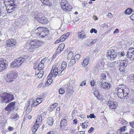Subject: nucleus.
<instances>
[{
	"mask_svg": "<svg viewBox=\"0 0 134 134\" xmlns=\"http://www.w3.org/2000/svg\"><path fill=\"white\" fill-rule=\"evenodd\" d=\"M44 27H38L36 29H34L33 31H35V33L36 35L38 36H40L41 33L44 30Z\"/></svg>",
	"mask_w": 134,
	"mask_h": 134,
	"instance_id": "18",
	"label": "nucleus"
},
{
	"mask_svg": "<svg viewBox=\"0 0 134 134\" xmlns=\"http://www.w3.org/2000/svg\"><path fill=\"white\" fill-rule=\"evenodd\" d=\"M67 92H68L69 93L72 94L73 93V91L72 90H67Z\"/></svg>",
	"mask_w": 134,
	"mask_h": 134,
	"instance_id": "55",
	"label": "nucleus"
},
{
	"mask_svg": "<svg viewBox=\"0 0 134 134\" xmlns=\"http://www.w3.org/2000/svg\"><path fill=\"white\" fill-rule=\"evenodd\" d=\"M73 56V53L72 52H70L68 55L67 59L68 60L72 59Z\"/></svg>",
	"mask_w": 134,
	"mask_h": 134,
	"instance_id": "39",
	"label": "nucleus"
},
{
	"mask_svg": "<svg viewBox=\"0 0 134 134\" xmlns=\"http://www.w3.org/2000/svg\"><path fill=\"white\" fill-rule=\"evenodd\" d=\"M89 60L88 58L84 59L82 63V65L83 66L86 67L88 64Z\"/></svg>",
	"mask_w": 134,
	"mask_h": 134,
	"instance_id": "28",
	"label": "nucleus"
},
{
	"mask_svg": "<svg viewBox=\"0 0 134 134\" xmlns=\"http://www.w3.org/2000/svg\"><path fill=\"white\" fill-rule=\"evenodd\" d=\"M17 75L16 72H11L5 76L4 79L7 82H11L14 80Z\"/></svg>",
	"mask_w": 134,
	"mask_h": 134,
	"instance_id": "4",
	"label": "nucleus"
},
{
	"mask_svg": "<svg viewBox=\"0 0 134 134\" xmlns=\"http://www.w3.org/2000/svg\"><path fill=\"white\" fill-rule=\"evenodd\" d=\"M58 105V104L57 103H55L54 104L52 105L49 108V110L50 111H52L55 107Z\"/></svg>",
	"mask_w": 134,
	"mask_h": 134,
	"instance_id": "34",
	"label": "nucleus"
},
{
	"mask_svg": "<svg viewBox=\"0 0 134 134\" xmlns=\"http://www.w3.org/2000/svg\"><path fill=\"white\" fill-rule=\"evenodd\" d=\"M49 75H48L47 78L48 79L46 82V85L47 86H49L50 85L52 82L53 80L51 79H50V78H52V77H54V76H52V77L49 76Z\"/></svg>",
	"mask_w": 134,
	"mask_h": 134,
	"instance_id": "25",
	"label": "nucleus"
},
{
	"mask_svg": "<svg viewBox=\"0 0 134 134\" xmlns=\"http://www.w3.org/2000/svg\"><path fill=\"white\" fill-rule=\"evenodd\" d=\"M74 82H72V81H70L69 83L67 84L68 87L67 90H72L74 86Z\"/></svg>",
	"mask_w": 134,
	"mask_h": 134,
	"instance_id": "27",
	"label": "nucleus"
},
{
	"mask_svg": "<svg viewBox=\"0 0 134 134\" xmlns=\"http://www.w3.org/2000/svg\"><path fill=\"white\" fill-rule=\"evenodd\" d=\"M71 94L66 92L65 94V96L67 98H69L70 97Z\"/></svg>",
	"mask_w": 134,
	"mask_h": 134,
	"instance_id": "51",
	"label": "nucleus"
},
{
	"mask_svg": "<svg viewBox=\"0 0 134 134\" xmlns=\"http://www.w3.org/2000/svg\"><path fill=\"white\" fill-rule=\"evenodd\" d=\"M44 29L40 37V38H45L48 36L49 31L48 30V29L44 27Z\"/></svg>",
	"mask_w": 134,
	"mask_h": 134,
	"instance_id": "15",
	"label": "nucleus"
},
{
	"mask_svg": "<svg viewBox=\"0 0 134 134\" xmlns=\"http://www.w3.org/2000/svg\"><path fill=\"white\" fill-rule=\"evenodd\" d=\"M36 102L37 103L39 104L41 103L42 101L44 99L42 98H37L36 99Z\"/></svg>",
	"mask_w": 134,
	"mask_h": 134,
	"instance_id": "44",
	"label": "nucleus"
},
{
	"mask_svg": "<svg viewBox=\"0 0 134 134\" xmlns=\"http://www.w3.org/2000/svg\"><path fill=\"white\" fill-rule=\"evenodd\" d=\"M99 85L102 89L105 90L107 88H109L110 87V85L109 83L105 82H103L102 81L100 80L99 81Z\"/></svg>",
	"mask_w": 134,
	"mask_h": 134,
	"instance_id": "11",
	"label": "nucleus"
},
{
	"mask_svg": "<svg viewBox=\"0 0 134 134\" xmlns=\"http://www.w3.org/2000/svg\"><path fill=\"white\" fill-rule=\"evenodd\" d=\"M19 116L16 113H13L11 114L10 118L15 121L19 118Z\"/></svg>",
	"mask_w": 134,
	"mask_h": 134,
	"instance_id": "21",
	"label": "nucleus"
},
{
	"mask_svg": "<svg viewBox=\"0 0 134 134\" xmlns=\"http://www.w3.org/2000/svg\"><path fill=\"white\" fill-rule=\"evenodd\" d=\"M43 74V72L42 71H40L36 74V77L39 78H41Z\"/></svg>",
	"mask_w": 134,
	"mask_h": 134,
	"instance_id": "36",
	"label": "nucleus"
},
{
	"mask_svg": "<svg viewBox=\"0 0 134 134\" xmlns=\"http://www.w3.org/2000/svg\"><path fill=\"white\" fill-rule=\"evenodd\" d=\"M125 87V85H120L116 89L118 96L120 98H123V90Z\"/></svg>",
	"mask_w": 134,
	"mask_h": 134,
	"instance_id": "9",
	"label": "nucleus"
},
{
	"mask_svg": "<svg viewBox=\"0 0 134 134\" xmlns=\"http://www.w3.org/2000/svg\"><path fill=\"white\" fill-rule=\"evenodd\" d=\"M85 33V32L84 31L82 30L81 32H79L78 33V37L79 39L83 40L84 38H86L87 37V35Z\"/></svg>",
	"mask_w": 134,
	"mask_h": 134,
	"instance_id": "19",
	"label": "nucleus"
},
{
	"mask_svg": "<svg viewBox=\"0 0 134 134\" xmlns=\"http://www.w3.org/2000/svg\"><path fill=\"white\" fill-rule=\"evenodd\" d=\"M30 44L31 46L30 48H37V44L36 40L31 41L30 42Z\"/></svg>",
	"mask_w": 134,
	"mask_h": 134,
	"instance_id": "23",
	"label": "nucleus"
},
{
	"mask_svg": "<svg viewBox=\"0 0 134 134\" xmlns=\"http://www.w3.org/2000/svg\"><path fill=\"white\" fill-rule=\"evenodd\" d=\"M7 62L3 58H0V71L5 70L7 68Z\"/></svg>",
	"mask_w": 134,
	"mask_h": 134,
	"instance_id": "10",
	"label": "nucleus"
},
{
	"mask_svg": "<svg viewBox=\"0 0 134 134\" xmlns=\"http://www.w3.org/2000/svg\"><path fill=\"white\" fill-rule=\"evenodd\" d=\"M62 9L65 11H70L72 6L66 0H62L60 3Z\"/></svg>",
	"mask_w": 134,
	"mask_h": 134,
	"instance_id": "5",
	"label": "nucleus"
},
{
	"mask_svg": "<svg viewBox=\"0 0 134 134\" xmlns=\"http://www.w3.org/2000/svg\"><path fill=\"white\" fill-rule=\"evenodd\" d=\"M36 100H33V106L34 107H36L38 104L36 102Z\"/></svg>",
	"mask_w": 134,
	"mask_h": 134,
	"instance_id": "56",
	"label": "nucleus"
},
{
	"mask_svg": "<svg viewBox=\"0 0 134 134\" xmlns=\"http://www.w3.org/2000/svg\"><path fill=\"white\" fill-rule=\"evenodd\" d=\"M67 124V120L65 119H63L60 122V125L62 128H64L66 126Z\"/></svg>",
	"mask_w": 134,
	"mask_h": 134,
	"instance_id": "24",
	"label": "nucleus"
},
{
	"mask_svg": "<svg viewBox=\"0 0 134 134\" xmlns=\"http://www.w3.org/2000/svg\"><path fill=\"white\" fill-rule=\"evenodd\" d=\"M94 94L95 96L98 99H100V98H99V93L98 91L96 90L94 92Z\"/></svg>",
	"mask_w": 134,
	"mask_h": 134,
	"instance_id": "38",
	"label": "nucleus"
},
{
	"mask_svg": "<svg viewBox=\"0 0 134 134\" xmlns=\"http://www.w3.org/2000/svg\"><path fill=\"white\" fill-rule=\"evenodd\" d=\"M128 58L131 60H134V53H132V54H130L129 55H127Z\"/></svg>",
	"mask_w": 134,
	"mask_h": 134,
	"instance_id": "41",
	"label": "nucleus"
},
{
	"mask_svg": "<svg viewBox=\"0 0 134 134\" xmlns=\"http://www.w3.org/2000/svg\"><path fill=\"white\" fill-rule=\"evenodd\" d=\"M106 76L105 74H101L100 76V78L101 81H102V80H104L106 79Z\"/></svg>",
	"mask_w": 134,
	"mask_h": 134,
	"instance_id": "46",
	"label": "nucleus"
},
{
	"mask_svg": "<svg viewBox=\"0 0 134 134\" xmlns=\"http://www.w3.org/2000/svg\"><path fill=\"white\" fill-rule=\"evenodd\" d=\"M26 61V59L22 57L18 58L12 63L10 64V67L12 68H15L16 67H18Z\"/></svg>",
	"mask_w": 134,
	"mask_h": 134,
	"instance_id": "3",
	"label": "nucleus"
},
{
	"mask_svg": "<svg viewBox=\"0 0 134 134\" xmlns=\"http://www.w3.org/2000/svg\"><path fill=\"white\" fill-rule=\"evenodd\" d=\"M76 63L75 59H72L70 61V63L72 65H73Z\"/></svg>",
	"mask_w": 134,
	"mask_h": 134,
	"instance_id": "53",
	"label": "nucleus"
},
{
	"mask_svg": "<svg viewBox=\"0 0 134 134\" xmlns=\"http://www.w3.org/2000/svg\"><path fill=\"white\" fill-rule=\"evenodd\" d=\"M36 42L37 47L38 46L41 45L43 43L42 41H41L36 40Z\"/></svg>",
	"mask_w": 134,
	"mask_h": 134,
	"instance_id": "43",
	"label": "nucleus"
},
{
	"mask_svg": "<svg viewBox=\"0 0 134 134\" xmlns=\"http://www.w3.org/2000/svg\"><path fill=\"white\" fill-rule=\"evenodd\" d=\"M47 122L48 125H52L53 124V119L50 117L48 118L47 119Z\"/></svg>",
	"mask_w": 134,
	"mask_h": 134,
	"instance_id": "31",
	"label": "nucleus"
},
{
	"mask_svg": "<svg viewBox=\"0 0 134 134\" xmlns=\"http://www.w3.org/2000/svg\"><path fill=\"white\" fill-rule=\"evenodd\" d=\"M80 55L79 54H77L75 55L74 58L75 59L76 58L77 60H78L80 58Z\"/></svg>",
	"mask_w": 134,
	"mask_h": 134,
	"instance_id": "54",
	"label": "nucleus"
},
{
	"mask_svg": "<svg viewBox=\"0 0 134 134\" xmlns=\"http://www.w3.org/2000/svg\"><path fill=\"white\" fill-rule=\"evenodd\" d=\"M94 130V128L93 127H91L90 130H88V132L89 133H91Z\"/></svg>",
	"mask_w": 134,
	"mask_h": 134,
	"instance_id": "60",
	"label": "nucleus"
},
{
	"mask_svg": "<svg viewBox=\"0 0 134 134\" xmlns=\"http://www.w3.org/2000/svg\"><path fill=\"white\" fill-rule=\"evenodd\" d=\"M42 120V117L41 115H39L38 116L36 123L37 124L40 125L41 124Z\"/></svg>",
	"mask_w": 134,
	"mask_h": 134,
	"instance_id": "22",
	"label": "nucleus"
},
{
	"mask_svg": "<svg viewBox=\"0 0 134 134\" xmlns=\"http://www.w3.org/2000/svg\"><path fill=\"white\" fill-rule=\"evenodd\" d=\"M45 59H42L41 62L38 64V69L39 70H41L43 68L44 64L46 61Z\"/></svg>",
	"mask_w": 134,
	"mask_h": 134,
	"instance_id": "20",
	"label": "nucleus"
},
{
	"mask_svg": "<svg viewBox=\"0 0 134 134\" xmlns=\"http://www.w3.org/2000/svg\"><path fill=\"white\" fill-rule=\"evenodd\" d=\"M27 105H28L29 106H32V105H33V98H32L30 100L29 102V103Z\"/></svg>",
	"mask_w": 134,
	"mask_h": 134,
	"instance_id": "45",
	"label": "nucleus"
},
{
	"mask_svg": "<svg viewBox=\"0 0 134 134\" xmlns=\"http://www.w3.org/2000/svg\"><path fill=\"white\" fill-rule=\"evenodd\" d=\"M129 90L127 86L125 87L123 90V98L126 99L129 97L130 95L129 94Z\"/></svg>",
	"mask_w": 134,
	"mask_h": 134,
	"instance_id": "14",
	"label": "nucleus"
},
{
	"mask_svg": "<svg viewBox=\"0 0 134 134\" xmlns=\"http://www.w3.org/2000/svg\"><path fill=\"white\" fill-rule=\"evenodd\" d=\"M107 15L108 17L110 19L111 18L113 17V15L111 13H108V14Z\"/></svg>",
	"mask_w": 134,
	"mask_h": 134,
	"instance_id": "58",
	"label": "nucleus"
},
{
	"mask_svg": "<svg viewBox=\"0 0 134 134\" xmlns=\"http://www.w3.org/2000/svg\"><path fill=\"white\" fill-rule=\"evenodd\" d=\"M88 122L87 121L85 122L82 123V127L83 128H86L87 127L88 125Z\"/></svg>",
	"mask_w": 134,
	"mask_h": 134,
	"instance_id": "42",
	"label": "nucleus"
},
{
	"mask_svg": "<svg viewBox=\"0 0 134 134\" xmlns=\"http://www.w3.org/2000/svg\"><path fill=\"white\" fill-rule=\"evenodd\" d=\"M67 28V25L65 23H62L60 29L62 31H64Z\"/></svg>",
	"mask_w": 134,
	"mask_h": 134,
	"instance_id": "30",
	"label": "nucleus"
},
{
	"mask_svg": "<svg viewBox=\"0 0 134 134\" xmlns=\"http://www.w3.org/2000/svg\"><path fill=\"white\" fill-rule=\"evenodd\" d=\"M118 65L119 67V70L120 71H124L125 68L127 65V62L126 60L117 61Z\"/></svg>",
	"mask_w": 134,
	"mask_h": 134,
	"instance_id": "6",
	"label": "nucleus"
},
{
	"mask_svg": "<svg viewBox=\"0 0 134 134\" xmlns=\"http://www.w3.org/2000/svg\"><path fill=\"white\" fill-rule=\"evenodd\" d=\"M67 66V63L65 62H63L61 64L60 68L59 69L57 67L53 66L51 70L50 73L49 74V76L52 77L54 76L56 77L58 74L61 75L64 74L65 72L64 69Z\"/></svg>",
	"mask_w": 134,
	"mask_h": 134,
	"instance_id": "1",
	"label": "nucleus"
},
{
	"mask_svg": "<svg viewBox=\"0 0 134 134\" xmlns=\"http://www.w3.org/2000/svg\"><path fill=\"white\" fill-rule=\"evenodd\" d=\"M65 45L64 43H61L58 46L57 49V52H60L63 51Z\"/></svg>",
	"mask_w": 134,
	"mask_h": 134,
	"instance_id": "26",
	"label": "nucleus"
},
{
	"mask_svg": "<svg viewBox=\"0 0 134 134\" xmlns=\"http://www.w3.org/2000/svg\"><path fill=\"white\" fill-rule=\"evenodd\" d=\"M32 106H29L28 105H27L26 107V113L29 114L30 113L32 109Z\"/></svg>",
	"mask_w": 134,
	"mask_h": 134,
	"instance_id": "35",
	"label": "nucleus"
},
{
	"mask_svg": "<svg viewBox=\"0 0 134 134\" xmlns=\"http://www.w3.org/2000/svg\"><path fill=\"white\" fill-rule=\"evenodd\" d=\"M59 92L60 94H62L65 92V91L63 88L62 87L59 89Z\"/></svg>",
	"mask_w": 134,
	"mask_h": 134,
	"instance_id": "47",
	"label": "nucleus"
},
{
	"mask_svg": "<svg viewBox=\"0 0 134 134\" xmlns=\"http://www.w3.org/2000/svg\"><path fill=\"white\" fill-rule=\"evenodd\" d=\"M40 125L35 123L34 126L32 128V131L33 132H36L37 129L39 127Z\"/></svg>",
	"mask_w": 134,
	"mask_h": 134,
	"instance_id": "29",
	"label": "nucleus"
},
{
	"mask_svg": "<svg viewBox=\"0 0 134 134\" xmlns=\"http://www.w3.org/2000/svg\"><path fill=\"white\" fill-rule=\"evenodd\" d=\"M94 117H95V116L93 114H90L89 116L88 115L87 116V118H94Z\"/></svg>",
	"mask_w": 134,
	"mask_h": 134,
	"instance_id": "57",
	"label": "nucleus"
},
{
	"mask_svg": "<svg viewBox=\"0 0 134 134\" xmlns=\"http://www.w3.org/2000/svg\"><path fill=\"white\" fill-rule=\"evenodd\" d=\"M9 5L7 6L6 8V9L7 12L8 13H10L12 12L15 9V7L14 5L15 4L14 3H11L10 4H8Z\"/></svg>",
	"mask_w": 134,
	"mask_h": 134,
	"instance_id": "17",
	"label": "nucleus"
},
{
	"mask_svg": "<svg viewBox=\"0 0 134 134\" xmlns=\"http://www.w3.org/2000/svg\"><path fill=\"white\" fill-rule=\"evenodd\" d=\"M130 19L133 21H134V14H133L130 16Z\"/></svg>",
	"mask_w": 134,
	"mask_h": 134,
	"instance_id": "64",
	"label": "nucleus"
},
{
	"mask_svg": "<svg viewBox=\"0 0 134 134\" xmlns=\"http://www.w3.org/2000/svg\"><path fill=\"white\" fill-rule=\"evenodd\" d=\"M15 1V0H4V3L8 2L9 3V4H10L11 3H14Z\"/></svg>",
	"mask_w": 134,
	"mask_h": 134,
	"instance_id": "49",
	"label": "nucleus"
},
{
	"mask_svg": "<svg viewBox=\"0 0 134 134\" xmlns=\"http://www.w3.org/2000/svg\"><path fill=\"white\" fill-rule=\"evenodd\" d=\"M106 56L109 59L112 60L116 57V54L114 52L113 50L111 49L108 50Z\"/></svg>",
	"mask_w": 134,
	"mask_h": 134,
	"instance_id": "7",
	"label": "nucleus"
},
{
	"mask_svg": "<svg viewBox=\"0 0 134 134\" xmlns=\"http://www.w3.org/2000/svg\"><path fill=\"white\" fill-rule=\"evenodd\" d=\"M117 63L118 62H117V61H116L114 62H113L111 63H110L108 64V66H109L111 68H112L114 67L115 66V64H117Z\"/></svg>",
	"mask_w": 134,
	"mask_h": 134,
	"instance_id": "40",
	"label": "nucleus"
},
{
	"mask_svg": "<svg viewBox=\"0 0 134 134\" xmlns=\"http://www.w3.org/2000/svg\"><path fill=\"white\" fill-rule=\"evenodd\" d=\"M134 53V47L133 48H130L128 50L126 55Z\"/></svg>",
	"mask_w": 134,
	"mask_h": 134,
	"instance_id": "32",
	"label": "nucleus"
},
{
	"mask_svg": "<svg viewBox=\"0 0 134 134\" xmlns=\"http://www.w3.org/2000/svg\"><path fill=\"white\" fill-rule=\"evenodd\" d=\"M66 36L65 35H62L60 38V40L61 42H62L64 41V40L66 39L67 38L65 37Z\"/></svg>",
	"mask_w": 134,
	"mask_h": 134,
	"instance_id": "48",
	"label": "nucleus"
},
{
	"mask_svg": "<svg viewBox=\"0 0 134 134\" xmlns=\"http://www.w3.org/2000/svg\"><path fill=\"white\" fill-rule=\"evenodd\" d=\"M37 18L39 23H41L46 24L48 22V19L45 17L38 16Z\"/></svg>",
	"mask_w": 134,
	"mask_h": 134,
	"instance_id": "16",
	"label": "nucleus"
},
{
	"mask_svg": "<svg viewBox=\"0 0 134 134\" xmlns=\"http://www.w3.org/2000/svg\"><path fill=\"white\" fill-rule=\"evenodd\" d=\"M0 98L2 102L7 103L14 99V97L13 94L9 93L4 92L0 94Z\"/></svg>",
	"mask_w": 134,
	"mask_h": 134,
	"instance_id": "2",
	"label": "nucleus"
},
{
	"mask_svg": "<svg viewBox=\"0 0 134 134\" xmlns=\"http://www.w3.org/2000/svg\"><path fill=\"white\" fill-rule=\"evenodd\" d=\"M132 11V9L130 8H128L125 11V14L127 15H129L131 13Z\"/></svg>",
	"mask_w": 134,
	"mask_h": 134,
	"instance_id": "37",
	"label": "nucleus"
},
{
	"mask_svg": "<svg viewBox=\"0 0 134 134\" xmlns=\"http://www.w3.org/2000/svg\"><path fill=\"white\" fill-rule=\"evenodd\" d=\"M17 42L15 39H11L7 40L5 42L6 46L14 48L17 44Z\"/></svg>",
	"mask_w": 134,
	"mask_h": 134,
	"instance_id": "8",
	"label": "nucleus"
},
{
	"mask_svg": "<svg viewBox=\"0 0 134 134\" xmlns=\"http://www.w3.org/2000/svg\"><path fill=\"white\" fill-rule=\"evenodd\" d=\"M85 132L84 131H81L80 132H77L76 134H84Z\"/></svg>",
	"mask_w": 134,
	"mask_h": 134,
	"instance_id": "63",
	"label": "nucleus"
},
{
	"mask_svg": "<svg viewBox=\"0 0 134 134\" xmlns=\"http://www.w3.org/2000/svg\"><path fill=\"white\" fill-rule=\"evenodd\" d=\"M97 30H96L95 29H92L90 31V32L92 34L93 32H94V33L95 34H97Z\"/></svg>",
	"mask_w": 134,
	"mask_h": 134,
	"instance_id": "50",
	"label": "nucleus"
},
{
	"mask_svg": "<svg viewBox=\"0 0 134 134\" xmlns=\"http://www.w3.org/2000/svg\"><path fill=\"white\" fill-rule=\"evenodd\" d=\"M15 103L13 102L10 103L7 105L5 108L6 110L8 111L9 114L11 113V111L13 110L14 108Z\"/></svg>",
	"mask_w": 134,
	"mask_h": 134,
	"instance_id": "13",
	"label": "nucleus"
},
{
	"mask_svg": "<svg viewBox=\"0 0 134 134\" xmlns=\"http://www.w3.org/2000/svg\"><path fill=\"white\" fill-rule=\"evenodd\" d=\"M86 82L85 81H83L81 83L80 85L81 86H85L86 85Z\"/></svg>",
	"mask_w": 134,
	"mask_h": 134,
	"instance_id": "59",
	"label": "nucleus"
},
{
	"mask_svg": "<svg viewBox=\"0 0 134 134\" xmlns=\"http://www.w3.org/2000/svg\"><path fill=\"white\" fill-rule=\"evenodd\" d=\"M40 1L44 5L48 6L50 5V2L48 0H40Z\"/></svg>",
	"mask_w": 134,
	"mask_h": 134,
	"instance_id": "33",
	"label": "nucleus"
},
{
	"mask_svg": "<svg viewBox=\"0 0 134 134\" xmlns=\"http://www.w3.org/2000/svg\"><path fill=\"white\" fill-rule=\"evenodd\" d=\"M130 125L131 126V127H133V126L134 125V121H132V122H130Z\"/></svg>",
	"mask_w": 134,
	"mask_h": 134,
	"instance_id": "61",
	"label": "nucleus"
},
{
	"mask_svg": "<svg viewBox=\"0 0 134 134\" xmlns=\"http://www.w3.org/2000/svg\"><path fill=\"white\" fill-rule=\"evenodd\" d=\"M107 104L109 107L111 109H115L118 106L117 102L111 101H108Z\"/></svg>",
	"mask_w": 134,
	"mask_h": 134,
	"instance_id": "12",
	"label": "nucleus"
},
{
	"mask_svg": "<svg viewBox=\"0 0 134 134\" xmlns=\"http://www.w3.org/2000/svg\"><path fill=\"white\" fill-rule=\"evenodd\" d=\"M119 30L118 29H116L115 31L113 32V34H114L115 33L117 34L119 32Z\"/></svg>",
	"mask_w": 134,
	"mask_h": 134,
	"instance_id": "62",
	"label": "nucleus"
},
{
	"mask_svg": "<svg viewBox=\"0 0 134 134\" xmlns=\"http://www.w3.org/2000/svg\"><path fill=\"white\" fill-rule=\"evenodd\" d=\"M126 127L124 126L122 127H121V129H119L118 130V132H123L125 130V128Z\"/></svg>",
	"mask_w": 134,
	"mask_h": 134,
	"instance_id": "52",
	"label": "nucleus"
}]
</instances>
